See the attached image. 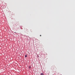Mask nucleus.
Returning <instances> with one entry per match:
<instances>
[{
	"instance_id": "nucleus-1",
	"label": "nucleus",
	"mask_w": 75,
	"mask_h": 75,
	"mask_svg": "<svg viewBox=\"0 0 75 75\" xmlns=\"http://www.w3.org/2000/svg\"><path fill=\"white\" fill-rule=\"evenodd\" d=\"M27 57V56L26 55L25 56V58H26V57Z\"/></svg>"
},
{
	"instance_id": "nucleus-2",
	"label": "nucleus",
	"mask_w": 75,
	"mask_h": 75,
	"mask_svg": "<svg viewBox=\"0 0 75 75\" xmlns=\"http://www.w3.org/2000/svg\"><path fill=\"white\" fill-rule=\"evenodd\" d=\"M41 75H44V74H43V73H41Z\"/></svg>"
},
{
	"instance_id": "nucleus-3",
	"label": "nucleus",
	"mask_w": 75,
	"mask_h": 75,
	"mask_svg": "<svg viewBox=\"0 0 75 75\" xmlns=\"http://www.w3.org/2000/svg\"><path fill=\"white\" fill-rule=\"evenodd\" d=\"M29 68H31V67H30V66L29 67Z\"/></svg>"
},
{
	"instance_id": "nucleus-4",
	"label": "nucleus",
	"mask_w": 75,
	"mask_h": 75,
	"mask_svg": "<svg viewBox=\"0 0 75 75\" xmlns=\"http://www.w3.org/2000/svg\"><path fill=\"white\" fill-rule=\"evenodd\" d=\"M40 36H41V35H40Z\"/></svg>"
},
{
	"instance_id": "nucleus-5",
	"label": "nucleus",
	"mask_w": 75,
	"mask_h": 75,
	"mask_svg": "<svg viewBox=\"0 0 75 75\" xmlns=\"http://www.w3.org/2000/svg\"><path fill=\"white\" fill-rule=\"evenodd\" d=\"M15 33H16V32H15Z\"/></svg>"
}]
</instances>
